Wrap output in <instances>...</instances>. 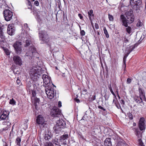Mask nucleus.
<instances>
[{
  "label": "nucleus",
  "mask_w": 146,
  "mask_h": 146,
  "mask_svg": "<svg viewBox=\"0 0 146 146\" xmlns=\"http://www.w3.org/2000/svg\"><path fill=\"white\" fill-rule=\"evenodd\" d=\"M125 15L126 17L123 15H121L119 20L121 22L122 25L126 27V29L127 32L130 34L131 32L132 28L128 26V24H131L134 21V16L132 10L131 9L129 11L126 12Z\"/></svg>",
  "instance_id": "nucleus-1"
},
{
  "label": "nucleus",
  "mask_w": 146,
  "mask_h": 146,
  "mask_svg": "<svg viewBox=\"0 0 146 146\" xmlns=\"http://www.w3.org/2000/svg\"><path fill=\"white\" fill-rule=\"evenodd\" d=\"M66 125L65 122L63 119H60L58 121L55 126L53 127L55 133H58L61 131V129L66 127Z\"/></svg>",
  "instance_id": "nucleus-2"
},
{
  "label": "nucleus",
  "mask_w": 146,
  "mask_h": 146,
  "mask_svg": "<svg viewBox=\"0 0 146 146\" xmlns=\"http://www.w3.org/2000/svg\"><path fill=\"white\" fill-rule=\"evenodd\" d=\"M27 54V56L29 55L31 57V59L33 60H38L39 57H38L39 54L38 53L36 52V48H35L34 46L32 44L31 45L28 51L26 53Z\"/></svg>",
  "instance_id": "nucleus-3"
},
{
  "label": "nucleus",
  "mask_w": 146,
  "mask_h": 146,
  "mask_svg": "<svg viewBox=\"0 0 146 146\" xmlns=\"http://www.w3.org/2000/svg\"><path fill=\"white\" fill-rule=\"evenodd\" d=\"M40 39L42 44L47 43L50 40L49 36L46 32L42 31L40 32Z\"/></svg>",
  "instance_id": "nucleus-4"
},
{
  "label": "nucleus",
  "mask_w": 146,
  "mask_h": 146,
  "mask_svg": "<svg viewBox=\"0 0 146 146\" xmlns=\"http://www.w3.org/2000/svg\"><path fill=\"white\" fill-rule=\"evenodd\" d=\"M56 87L54 86H50L49 87H45V90L48 97L50 99H52L54 96V88Z\"/></svg>",
  "instance_id": "nucleus-5"
},
{
  "label": "nucleus",
  "mask_w": 146,
  "mask_h": 146,
  "mask_svg": "<svg viewBox=\"0 0 146 146\" xmlns=\"http://www.w3.org/2000/svg\"><path fill=\"white\" fill-rule=\"evenodd\" d=\"M42 78L43 80L44 85L45 84L46 86L45 87H49L50 86H54L52 82L51 83V80L50 78L48 77L46 75L43 74L42 76Z\"/></svg>",
  "instance_id": "nucleus-6"
},
{
  "label": "nucleus",
  "mask_w": 146,
  "mask_h": 146,
  "mask_svg": "<svg viewBox=\"0 0 146 146\" xmlns=\"http://www.w3.org/2000/svg\"><path fill=\"white\" fill-rule=\"evenodd\" d=\"M22 42L20 41H16L13 44L16 53L17 54H20L22 51L21 45Z\"/></svg>",
  "instance_id": "nucleus-7"
},
{
  "label": "nucleus",
  "mask_w": 146,
  "mask_h": 146,
  "mask_svg": "<svg viewBox=\"0 0 146 146\" xmlns=\"http://www.w3.org/2000/svg\"><path fill=\"white\" fill-rule=\"evenodd\" d=\"M36 121L40 128L45 127L46 124L44 121V118L41 115H39L37 117Z\"/></svg>",
  "instance_id": "nucleus-8"
},
{
  "label": "nucleus",
  "mask_w": 146,
  "mask_h": 146,
  "mask_svg": "<svg viewBox=\"0 0 146 146\" xmlns=\"http://www.w3.org/2000/svg\"><path fill=\"white\" fill-rule=\"evenodd\" d=\"M3 14L5 19L6 21H9L12 19V13L9 9H5L3 11Z\"/></svg>",
  "instance_id": "nucleus-9"
},
{
  "label": "nucleus",
  "mask_w": 146,
  "mask_h": 146,
  "mask_svg": "<svg viewBox=\"0 0 146 146\" xmlns=\"http://www.w3.org/2000/svg\"><path fill=\"white\" fill-rule=\"evenodd\" d=\"M51 116L54 117H59L61 115V110L56 107H54L51 110Z\"/></svg>",
  "instance_id": "nucleus-10"
},
{
  "label": "nucleus",
  "mask_w": 146,
  "mask_h": 146,
  "mask_svg": "<svg viewBox=\"0 0 146 146\" xmlns=\"http://www.w3.org/2000/svg\"><path fill=\"white\" fill-rule=\"evenodd\" d=\"M38 67H39L38 66L33 67L32 69L30 70L29 74L31 77H33L36 76L37 73L39 72Z\"/></svg>",
  "instance_id": "nucleus-11"
},
{
  "label": "nucleus",
  "mask_w": 146,
  "mask_h": 146,
  "mask_svg": "<svg viewBox=\"0 0 146 146\" xmlns=\"http://www.w3.org/2000/svg\"><path fill=\"white\" fill-rule=\"evenodd\" d=\"M13 59L14 63L17 65L21 66L22 64V61L21 57L17 55L13 56Z\"/></svg>",
  "instance_id": "nucleus-12"
},
{
  "label": "nucleus",
  "mask_w": 146,
  "mask_h": 146,
  "mask_svg": "<svg viewBox=\"0 0 146 146\" xmlns=\"http://www.w3.org/2000/svg\"><path fill=\"white\" fill-rule=\"evenodd\" d=\"M8 34L10 35H14L15 32V29L13 26V24L9 25L7 27V31Z\"/></svg>",
  "instance_id": "nucleus-13"
},
{
  "label": "nucleus",
  "mask_w": 146,
  "mask_h": 146,
  "mask_svg": "<svg viewBox=\"0 0 146 146\" xmlns=\"http://www.w3.org/2000/svg\"><path fill=\"white\" fill-rule=\"evenodd\" d=\"M4 29L3 25H1L0 24V44L3 42L5 39V37L3 35Z\"/></svg>",
  "instance_id": "nucleus-14"
},
{
  "label": "nucleus",
  "mask_w": 146,
  "mask_h": 146,
  "mask_svg": "<svg viewBox=\"0 0 146 146\" xmlns=\"http://www.w3.org/2000/svg\"><path fill=\"white\" fill-rule=\"evenodd\" d=\"M144 118L143 117L141 118L139 122V127L141 131L145 130V126L144 123Z\"/></svg>",
  "instance_id": "nucleus-15"
},
{
  "label": "nucleus",
  "mask_w": 146,
  "mask_h": 146,
  "mask_svg": "<svg viewBox=\"0 0 146 146\" xmlns=\"http://www.w3.org/2000/svg\"><path fill=\"white\" fill-rule=\"evenodd\" d=\"M9 114V112L6 111H4L0 115V118L1 120H6L8 118V116Z\"/></svg>",
  "instance_id": "nucleus-16"
},
{
  "label": "nucleus",
  "mask_w": 146,
  "mask_h": 146,
  "mask_svg": "<svg viewBox=\"0 0 146 146\" xmlns=\"http://www.w3.org/2000/svg\"><path fill=\"white\" fill-rule=\"evenodd\" d=\"M139 96L141 98L143 99V100L146 101V98L145 97V94L142 89L139 88Z\"/></svg>",
  "instance_id": "nucleus-17"
},
{
  "label": "nucleus",
  "mask_w": 146,
  "mask_h": 146,
  "mask_svg": "<svg viewBox=\"0 0 146 146\" xmlns=\"http://www.w3.org/2000/svg\"><path fill=\"white\" fill-rule=\"evenodd\" d=\"M26 38H27V39L25 40V44H24V46L25 47H27L32 44L31 42V37L30 36L29 38H28L27 37V36H26Z\"/></svg>",
  "instance_id": "nucleus-18"
},
{
  "label": "nucleus",
  "mask_w": 146,
  "mask_h": 146,
  "mask_svg": "<svg viewBox=\"0 0 146 146\" xmlns=\"http://www.w3.org/2000/svg\"><path fill=\"white\" fill-rule=\"evenodd\" d=\"M141 4H135L133 6V9L137 13H139L140 11V7Z\"/></svg>",
  "instance_id": "nucleus-19"
},
{
  "label": "nucleus",
  "mask_w": 146,
  "mask_h": 146,
  "mask_svg": "<svg viewBox=\"0 0 146 146\" xmlns=\"http://www.w3.org/2000/svg\"><path fill=\"white\" fill-rule=\"evenodd\" d=\"M111 138H107L104 142V145L105 146H112Z\"/></svg>",
  "instance_id": "nucleus-20"
},
{
  "label": "nucleus",
  "mask_w": 146,
  "mask_h": 146,
  "mask_svg": "<svg viewBox=\"0 0 146 146\" xmlns=\"http://www.w3.org/2000/svg\"><path fill=\"white\" fill-rule=\"evenodd\" d=\"M52 135L51 133L48 131L47 133H46L44 136V139L46 140H49L52 137Z\"/></svg>",
  "instance_id": "nucleus-21"
},
{
  "label": "nucleus",
  "mask_w": 146,
  "mask_h": 146,
  "mask_svg": "<svg viewBox=\"0 0 146 146\" xmlns=\"http://www.w3.org/2000/svg\"><path fill=\"white\" fill-rule=\"evenodd\" d=\"M136 135L137 136L138 138L141 137V132L139 130L138 128H134L133 129Z\"/></svg>",
  "instance_id": "nucleus-22"
},
{
  "label": "nucleus",
  "mask_w": 146,
  "mask_h": 146,
  "mask_svg": "<svg viewBox=\"0 0 146 146\" xmlns=\"http://www.w3.org/2000/svg\"><path fill=\"white\" fill-rule=\"evenodd\" d=\"M88 14L90 20L92 21V20L93 19L94 15L93 14V11L92 9H91L88 12Z\"/></svg>",
  "instance_id": "nucleus-23"
},
{
  "label": "nucleus",
  "mask_w": 146,
  "mask_h": 146,
  "mask_svg": "<svg viewBox=\"0 0 146 146\" xmlns=\"http://www.w3.org/2000/svg\"><path fill=\"white\" fill-rule=\"evenodd\" d=\"M68 134H64L60 137L59 140L61 142H62L68 138Z\"/></svg>",
  "instance_id": "nucleus-24"
},
{
  "label": "nucleus",
  "mask_w": 146,
  "mask_h": 146,
  "mask_svg": "<svg viewBox=\"0 0 146 146\" xmlns=\"http://www.w3.org/2000/svg\"><path fill=\"white\" fill-rule=\"evenodd\" d=\"M130 2L131 4H132V3L134 4H141L142 3L141 0H130Z\"/></svg>",
  "instance_id": "nucleus-25"
},
{
  "label": "nucleus",
  "mask_w": 146,
  "mask_h": 146,
  "mask_svg": "<svg viewBox=\"0 0 146 146\" xmlns=\"http://www.w3.org/2000/svg\"><path fill=\"white\" fill-rule=\"evenodd\" d=\"M118 146H128L126 142L123 140L118 142Z\"/></svg>",
  "instance_id": "nucleus-26"
},
{
  "label": "nucleus",
  "mask_w": 146,
  "mask_h": 146,
  "mask_svg": "<svg viewBox=\"0 0 146 146\" xmlns=\"http://www.w3.org/2000/svg\"><path fill=\"white\" fill-rule=\"evenodd\" d=\"M139 97L136 96L134 98V100L137 103L140 104L141 103L143 102V99L139 97L140 99H139Z\"/></svg>",
  "instance_id": "nucleus-27"
},
{
  "label": "nucleus",
  "mask_w": 146,
  "mask_h": 146,
  "mask_svg": "<svg viewBox=\"0 0 146 146\" xmlns=\"http://www.w3.org/2000/svg\"><path fill=\"white\" fill-rule=\"evenodd\" d=\"M21 137H17L16 139L15 143L16 144L19 146H21Z\"/></svg>",
  "instance_id": "nucleus-28"
},
{
  "label": "nucleus",
  "mask_w": 146,
  "mask_h": 146,
  "mask_svg": "<svg viewBox=\"0 0 146 146\" xmlns=\"http://www.w3.org/2000/svg\"><path fill=\"white\" fill-rule=\"evenodd\" d=\"M114 104L118 109L121 108V107L117 100H115V102H114Z\"/></svg>",
  "instance_id": "nucleus-29"
},
{
  "label": "nucleus",
  "mask_w": 146,
  "mask_h": 146,
  "mask_svg": "<svg viewBox=\"0 0 146 146\" xmlns=\"http://www.w3.org/2000/svg\"><path fill=\"white\" fill-rule=\"evenodd\" d=\"M104 31L106 37L107 38H108L109 37V35L108 31L106 30V28L105 27H104Z\"/></svg>",
  "instance_id": "nucleus-30"
},
{
  "label": "nucleus",
  "mask_w": 146,
  "mask_h": 146,
  "mask_svg": "<svg viewBox=\"0 0 146 146\" xmlns=\"http://www.w3.org/2000/svg\"><path fill=\"white\" fill-rule=\"evenodd\" d=\"M108 16L109 20L110 21H113L114 20V18L113 16L109 13L108 14Z\"/></svg>",
  "instance_id": "nucleus-31"
},
{
  "label": "nucleus",
  "mask_w": 146,
  "mask_h": 146,
  "mask_svg": "<svg viewBox=\"0 0 146 146\" xmlns=\"http://www.w3.org/2000/svg\"><path fill=\"white\" fill-rule=\"evenodd\" d=\"M122 40L125 43L128 42L129 41V39L128 38L126 37H123L122 38Z\"/></svg>",
  "instance_id": "nucleus-32"
},
{
  "label": "nucleus",
  "mask_w": 146,
  "mask_h": 146,
  "mask_svg": "<svg viewBox=\"0 0 146 146\" xmlns=\"http://www.w3.org/2000/svg\"><path fill=\"white\" fill-rule=\"evenodd\" d=\"M141 137H140V138H138V144L141 146H144L143 143L141 139Z\"/></svg>",
  "instance_id": "nucleus-33"
},
{
  "label": "nucleus",
  "mask_w": 146,
  "mask_h": 146,
  "mask_svg": "<svg viewBox=\"0 0 146 146\" xmlns=\"http://www.w3.org/2000/svg\"><path fill=\"white\" fill-rule=\"evenodd\" d=\"M9 104H11L14 105L15 104L16 102L13 98H12L10 100Z\"/></svg>",
  "instance_id": "nucleus-34"
},
{
  "label": "nucleus",
  "mask_w": 146,
  "mask_h": 146,
  "mask_svg": "<svg viewBox=\"0 0 146 146\" xmlns=\"http://www.w3.org/2000/svg\"><path fill=\"white\" fill-rule=\"evenodd\" d=\"M128 56L127 55L125 54L123 58V62L125 66H126V59Z\"/></svg>",
  "instance_id": "nucleus-35"
},
{
  "label": "nucleus",
  "mask_w": 146,
  "mask_h": 146,
  "mask_svg": "<svg viewBox=\"0 0 146 146\" xmlns=\"http://www.w3.org/2000/svg\"><path fill=\"white\" fill-rule=\"evenodd\" d=\"M129 47V49L128 50H129L130 52H131L135 48V45H132L131 46H130Z\"/></svg>",
  "instance_id": "nucleus-36"
},
{
  "label": "nucleus",
  "mask_w": 146,
  "mask_h": 146,
  "mask_svg": "<svg viewBox=\"0 0 146 146\" xmlns=\"http://www.w3.org/2000/svg\"><path fill=\"white\" fill-rule=\"evenodd\" d=\"M127 115L130 119L132 120L133 119V116L132 114L130 113L129 112L127 113Z\"/></svg>",
  "instance_id": "nucleus-37"
},
{
  "label": "nucleus",
  "mask_w": 146,
  "mask_h": 146,
  "mask_svg": "<svg viewBox=\"0 0 146 146\" xmlns=\"http://www.w3.org/2000/svg\"><path fill=\"white\" fill-rule=\"evenodd\" d=\"M34 100L35 102L36 103H39L40 101L39 99L35 97Z\"/></svg>",
  "instance_id": "nucleus-38"
},
{
  "label": "nucleus",
  "mask_w": 146,
  "mask_h": 146,
  "mask_svg": "<svg viewBox=\"0 0 146 146\" xmlns=\"http://www.w3.org/2000/svg\"><path fill=\"white\" fill-rule=\"evenodd\" d=\"M52 143H51L50 142H47L46 143V144H45V146H51L52 145Z\"/></svg>",
  "instance_id": "nucleus-39"
},
{
  "label": "nucleus",
  "mask_w": 146,
  "mask_h": 146,
  "mask_svg": "<svg viewBox=\"0 0 146 146\" xmlns=\"http://www.w3.org/2000/svg\"><path fill=\"white\" fill-rule=\"evenodd\" d=\"M142 23H141L140 21H138L137 24V26L139 27L142 26Z\"/></svg>",
  "instance_id": "nucleus-40"
},
{
  "label": "nucleus",
  "mask_w": 146,
  "mask_h": 146,
  "mask_svg": "<svg viewBox=\"0 0 146 146\" xmlns=\"http://www.w3.org/2000/svg\"><path fill=\"white\" fill-rule=\"evenodd\" d=\"M32 94L33 97H35L36 95V93L35 91L34 90H32Z\"/></svg>",
  "instance_id": "nucleus-41"
},
{
  "label": "nucleus",
  "mask_w": 146,
  "mask_h": 146,
  "mask_svg": "<svg viewBox=\"0 0 146 146\" xmlns=\"http://www.w3.org/2000/svg\"><path fill=\"white\" fill-rule=\"evenodd\" d=\"M80 33L82 36H83L85 35V32L84 30H82L80 31Z\"/></svg>",
  "instance_id": "nucleus-42"
},
{
  "label": "nucleus",
  "mask_w": 146,
  "mask_h": 146,
  "mask_svg": "<svg viewBox=\"0 0 146 146\" xmlns=\"http://www.w3.org/2000/svg\"><path fill=\"white\" fill-rule=\"evenodd\" d=\"M28 6H29V7H28V9H31V8L32 7L31 4V2L29 1H28Z\"/></svg>",
  "instance_id": "nucleus-43"
},
{
  "label": "nucleus",
  "mask_w": 146,
  "mask_h": 146,
  "mask_svg": "<svg viewBox=\"0 0 146 146\" xmlns=\"http://www.w3.org/2000/svg\"><path fill=\"white\" fill-rule=\"evenodd\" d=\"M34 4L36 6H38L39 5V3L38 1H35L34 3Z\"/></svg>",
  "instance_id": "nucleus-44"
},
{
  "label": "nucleus",
  "mask_w": 146,
  "mask_h": 146,
  "mask_svg": "<svg viewBox=\"0 0 146 146\" xmlns=\"http://www.w3.org/2000/svg\"><path fill=\"white\" fill-rule=\"evenodd\" d=\"M98 108L99 109H102V110H103L104 111H106V109H105L103 107H102V106H98Z\"/></svg>",
  "instance_id": "nucleus-45"
},
{
  "label": "nucleus",
  "mask_w": 146,
  "mask_h": 146,
  "mask_svg": "<svg viewBox=\"0 0 146 146\" xmlns=\"http://www.w3.org/2000/svg\"><path fill=\"white\" fill-rule=\"evenodd\" d=\"M131 82V80L129 78H128L127 80V84H130Z\"/></svg>",
  "instance_id": "nucleus-46"
},
{
  "label": "nucleus",
  "mask_w": 146,
  "mask_h": 146,
  "mask_svg": "<svg viewBox=\"0 0 146 146\" xmlns=\"http://www.w3.org/2000/svg\"><path fill=\"white\" fill-rule=\"evenodd\" d=\"M95 27L96 29H99V26L97 23H95Z\"/></svg>",
  "instance_id": "nucleus-47"
},
{
  "label": "nucleus",
  "mask_w": 146,
  "mask_h": 146,
  "mask_svg": "<svg viewBox=\"0 0 146 146\" xmlns=\"http://www.w3.org/2000/svg\"><path fill=\"white\" fill-rule=\"evenodd\" d=\"M87 90L86 89H84L83 90V92L84 94H87Z\"/></svg>",
  "instance_id": "nucleus-48"
},
{
  "label": "nucleus",
  "mask_w": 146,
  "mask_h": 146,
  "mask_svg": "<svg viewBox=\"0 0 146 146\" xmlns=\"http://www.w3.org/2000/svg\"><path fill=\"white\" fill-rule=\"evenodd\" d=\"M104 97L105 98V100H108V98H109V97H108L107 96H106V94L105 95H104Z\"/></svg>",
  "instance_id": "nucleus-49"
},
{
  "label": "nucleus",
  "mask_w": 146,
  "mask_h": 146,
  "mask_svg": "<svg viewBox=\"0 0 146 146\" xmlns=\"http://www.w3.org/2000/svg\"><path fill=\"white\" fill-rule=\"evenodd\" d=\"M52 142H53V143H54L56 145H58L57 143H58V142L57 140H53Z\"/></svg>",
  "instance_id": "nucleus-50"
},
{
  "label": "nucleus",
  "mask_w": 146,
  "mask_h": 146,
  "mask_svg": "<svg viewBox=\"0 0 146 146\" xmlns=\"http://www.w3.org/2000/svg\"><path fill=\"white\" fill-rule=\"evenodd\" d=\"M62 106V103L61 102L59 101L58 102V107L60 108Z\"/></svg>",
  "instance_id": "nucleus-51"
},
{
  "label": "nucleus",
  "mask_w": 146,
  "mask_h": 146,
  "mask_svg": "<svg viewBox=\"0 0 146 146\" xmlns=\"http://www.w3.org/2000/svg\"><path fill=\"white\" fill-rule=\"evenodd\" d=\"M27 86L29 88L31 86V85L30 83H28L27 84Z\"/></svg>",
  "instance_id": "nucleus-52"
},
{
  "label": "nucleus",
  "mask_w": 146,
  "mask_h": 146,
  "mask_svg": "<svg viewBox=\"0 0 146 146\" xmlns=\"http://www.w3.org/2000/svg\"><path fill=\"white\" fill-rule=\"evenodd\" d=\"M78 16L80 17V19H83V16L81 14H78Z\"/></svg>",
  "instance_id": "nucleus-53"
},
{
  "label": "nucleus",
  "mask_w": 146,
  "mask_h": 146,
  "mask_svg": "<svg viewBox=\"0 0 146 146\" xmlns=\"http://www.w3.org/2000/svg\"><path fill=\"white\" fill-rule=\"evenodd\" d=\"M24 26L25 29H27L28 28V25L27 24H25L24 25Z\"/></svg>",
  "instance_id": "nucleus-54"
},
{
  "label": "nucleus",
  "mask_w": 146,
  "mask_h": 146,
  "mask_svg": "<svg viewBox=\"0 0 146 146\" xmlns=\"http://www.w3.org/2000/svg\"><path fill=\"white\" fill-rule=\"evenodd\" d=\"M92 100H94L96 99V96L95 95L94 96H93L92 98Z\"/></svg>",
  "instance_id": "nucleus-55"
},
{
  "label": "nucleus",
  "mask_w": 146,
  "mask_h": 146,
  "mask_svg": "<svg viewBox=\"0 0 146 146\" xmlns=\"http://www.w3.org/2000/svg\"><path fill=\"white\" fill-rule=\"evenodd\" d=\"M120 103H121V104H123V105L125 104V102H124V100H121Z\"/></svg>",
  "instance_id": "nucleus-56"
},
{
  "label": "nucleus",
  "mask_w": 146,
  "mask_h": 146,
  "mask_svg": "<svg viewBox=\"0 0 146 146\" xmlns=\"http://www.w3.org/2000/svg\"><path fill=\"white\" fill-rule=\"evenodd\" d=\"M112 138H113L114 140H115L116 139V137L115 135H113L112 137Z\"/></svg>",
  "instance_id": "nucleus-57"
},
{
  "label": "nucleus",
  "mask_w": 146,
  "mask_h": 146,
  "mask_svg": "<svg viewBox=\"0 0 146 146\" xmlns=\"http://www.w3.org/2000/svg\"><path fill=\"white\" fill-rule=\"evenodd\" d=\"M75 101L76 102H77V103H79L80 102V100L76 98L75 99Z\"/></svg>",
  "instance_id": "nucleus-58"
},
{
  "label": "nucleus",
  "mask_w": 146,
  "mask_h": 146,
  "mask_svg": "<svg viewBox=\"0 0 146 146\" xmlns=\"http://www.w3.org/2000/svg\"><path fill=\"white\" fill-rule=\"evenodd\" d=\"M17 82L18 84H19L20 82V81L19 79H17Z\"/></svg>",
  "instance_id": "nucleus-59"
},
{
  "label": "nucleus",
  "mask_w": 146,
  "mask_h": 146,
  "mask_svg": "<svg viewBox=\"0 0 146 146\" xmlns=\"http://www.w3.org/2000/svg\"><path fill=\"white\" fill-rule=\"evenodd\" d=\"M108 88L110 89V90L111 89H112V88H111V84H110L109 86H108Z\"/></svg>",
  "instance_id": "nucleus-60"
},
{
  "label": "nucleus",
  "mask_w": 146,
  "mask_h": 146,
  "mask_svg": "<svg viewBox=\"0 0 146 146\" xmlns=\"http://www.w3.org/2000/svg\"><path fill=\"white\" fill-rule=\"evenodd\" d=\"M110 90V92H111V93L113 95L114 94V93L113 92L112 89H111Z\"/></svg>",
  "instance_id": "nucleus-61"
},
{
  "label": "nucleus",
  "mask_w": 146,
  "mask_h": 146,
  "mask_svg": "<svg viewBox=\"0 0 146 146\" xmlns=\"http://www.w3.org/2000/svg\"><path fill=\"white\" fill-rule=\"evenodd\" d=\"M113 95L114 96L113 98H114V99H115L116 100H117L115 94H113Z\"/></svg>",
  "instance_id": "nucleus-62"
},
{
  "label": "nucleus",
  "mask_w": 146,
  "mask_h": 146,
  "mask_svg": "<svg viewBox=\"0 0 146 146\" xmlns=\"http://www.w3.org/2000/svg\"><path fill=\"white\" fill-rule=\"evenodd\" d=\"M130 52H130L129 50H128V51H127V54H126L128 56V55L130 53Z\"/></svg>",
  "instance_id": "nucleus-63"
},
{
  "label": "nucleus",
  "mask_w": 146,
  "mask_h": 146,
  "mask_svg": "<svg viewBox=\"0 0 146 146\" xmlns=\"http://www.w3.org/2000/svg\"><path fill=\"white\" fill-rule=\"evenodd\" d=\"M91 24L92 25V27H93V29H94V31L95 32H96V31L95 29L94 28V27L93 26V24H92V22H91Z\"/></svg>",
  "instance_id": "nucleus-64"
}]
</instances>
